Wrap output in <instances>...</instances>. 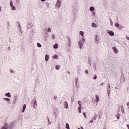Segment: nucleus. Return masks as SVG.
<instances>
[{"instance_id": "1", "label": "nucleus", "mask_w": 129, "mask_h": 129, "mask_svg": "<svg viewBox=\"0 0 129 129\" xmlns=\"http://www.w3.org/2000/svg\"><path fill=\"white\" fill-rule=\"evenodd\" d=\"M56 5L57 8H60L61 7V0H57Z\"/></svg>"}, {"instance_id": "2", "label": "nucleus", "mask_w": 129, "mask_h": 129, "mask_svg": "<svg viewBox=\"0 0 129 129\" xmlns=\"http://www.w3.org/2000/svg\"><path fill=\"white\" fill-rule=\"evenodd\" d=\"M79 45L80 47V48H82V47L83 46V42H82V41H79Z\"/></svg>"}, {"instance_id": "3", "label": "nucleus", "mask_w": 129, "mask_h": 129, "mask_svg": "<svg viewBox=\"0 0 129 129\" xmlns=\"http://www.w3.org/2000/svg\"><path fill=\"white\" fill-rule=\"evenodd\" d=\"M95 96H96V103H98V101H99V96L97 94H96Z\"/></svg>"}, {"instance_id": "4", "label": "nucleus", "mask_w": 129, "mask_h": 129, "mask_svg": "<svg viewBox=\"0 0 129 129\" xmlns=\"http://www.w3.org/2000/svg\"><path fill=\"white\" fill-rule=\"evenodd\" d=\"M113 49H114V51L115 53H118V50L117 48H116V47H113Z\"/></svg>"}, {"instance_id": "5", "label": "nucleus", "mask_w": 129, "mask_h": 129, "mask_svg": "<svg viewBox=\"0 0 129 129\" xmlns=\"http://www.w3.org/2000/svg\"><path fill=\"white\" fill-rule=\"evenodd\" d=\"M109 35H110V36H114V32H113V31H109Z\"/></svg>"}, {"instance_id": "6", "label": "nucleus", "mask_w": 129, "mask_h": 129, "mask_svg": "<svg viewBox=\"0 0 129 129\" xmlns=\"http://www.w3.org/2000/svg\"><path fill=\"white\" fill-rule=\"evenodd\" d=\"M64 105L66 106V108H69V103H68V102H64Z\"/></svg>"}, {"instance_id": "7", "label": "nucleus", "mask_w": 129, "mask_h": 129, "mask_svg": "<svg viewBox=\"0 0 129 129\" xmlns=\"http://www.w3.org/2000/svg\"><path fill=\"white\" fill-rule=\"evenodd\" d=\"M121 109L122 112H125L124 108L123 105L121 106Z\"/></svg>"}, {"instance_id": "8", "label": "nucleus", "mask_w": 129, "mask_h": 129, "mask_svg": "<svg viewBox=\"0 0 129 129\" xmlns=\"http://www.w3.org/2000/svg\"><path fill=\"white\" fill-rule=\"evenodd\" d=\"M25 109H26V104H24L23 105V110H22L23 112H24Z\"/></svg>"}, {"instance_id": "9", "label": "nucleus", "mask_w": 129, "mask_h": 129, "mask_svg": "<svg viewBox=\"0 0 129 129\" xmlns=\"http://www.w3.org/2000/svg\"><path fill=\"white\" fill-rule=\"evenodd\" d=\"M6 96H8L9 98H10L11 97V93H6Z\"/></svg>"}, {"instance_id": "10", "label": "nucleus", "mask_w": 129, "mask_h": 129, "mask_svg": "<svg viewBox=\"0 0 129 129\" xmlns=\"http://www.w3.org/2000/svg\"><path fill=\"white\" fill-rule=\"evenodd\" d=\"M49 56L48 54H45V60H48Z\"/></svg>"}, {"instance_id": "11", "label": "nucleus", "mask_w": 129, "mask_h": 129, "mask_svg": "<svg viewBox=\"0 0 129 129\" xmlns=\"http://www.w3.org/2000/svg\"><path fill=\"white\" fill-rule=\"evenodd\" d=\"M81 108H82V105H81H81L80 106H79V107H78L79 112H82Z\"/></svg>"}, {"instance_id": "12", "label": "nucleus", "mask_w": 129, "mask_h": 129, "mask_svg": "<svg viewBox=\"0 0 129 129\" xmlns=\"http://www.w3.org/2000/svg\"><path fill=\"white\" fill-rule=\"evenodd\" d=\"M97 35H95V41H96V42L98 43L99 42V40H97Z\"/></svg>"}, {"instance_id": "13", "label": "nucleus", "mask_w": 129, "mask_h": 129, "mask_svg": "<svg viewBox=\"0 0 129 129\" xmlns=\"http://www.w3.org/2000/svg\"><path fill=\"white\" fill-rule=\"evenodd\" d=\"M58 43H55V45H54L53 47L54 48H58Z\"/></svg>"}, {"instance_id": "14", "label": "nucleus", "mask_w": 129, "mask_h": 129, "mask_svg": "<svg viewBox=\"0 0 129 129\" xmlns=\"http://www.w3.org/2000/svg\"><path fill=\"white\" fill-rule=\"evenodd\" d=\"M90 10H91V11H94V10H95V8L94 7H91L90 8Z\"/></svg>"}, {"instance_id": "15", "label": "nucleus", "mask_w": 129, "mask_h": 129, "mask_svg": "<svg viewBox=\"0 0 129 129\" xmlns=\"http://www.w3.org/2000/svg\"><path fill=\"white\" fill-rule=\"evenodd\" d=\"M66 125H67V126H66L67 128L70 129V125L68 122H67Z\"/></svg>"}, {"instance_id": "16", "label": "nucleus", "mask_w": 129, "mask_h": 129, "mask_svg": "<svg viewBox=\"0 0 129 129\" xmlns=\"http://www.w3.org/2000/svg\"><path fill=\"white\" fill-rule=\"evenodd\" d=\"M5 100H7V101H10V99L9 98H4Z\"/></svg>"}, {"instance_id": "17", "label": "nucleus", "mask_w": 129, "mask_h": 129, "mask_svg": "<svg viewBox=\"0 0 129 129\" xmlns=\"http://www.w3.org/2000/svg\"><path fill=\"white\" fill-rule=\"evenodd\" d=\"M55 68L56 70H59L60 66H59V65L56 66Z\"/></svg>"}, {"instance_id": "18", "label": "nucleus", "mask_w": 129, "mask_h": 129, "mask_svg": "<svg viewBox=\"0 0 129 129\" xmlns=\"http://www.w3.org/2000/svg\"><path fill=\"white\" fill-rule=\"evenodd\" d=\"M8 126H7L6 124H5V126L2 127V129H8Z\"/></svg>"}, {"instance_id": "19", "label": "nucleus", "mask_w": 129, "mask_h": 129, "mask_svg": "<svg viewBox=\"0 0 129 129\" xmlns=\"http://www.w3.org/2000/svg\"><path fill=\"white\" fill-rule=\"evenodd\" d=\"M80 33L82 36H84V32H83V31H80Z\"/></svg>"}, {"instance_id": "20", "label": "nucleus", "mask_w": 129, "mask_h": 129, "mask_svg": "<svg viewBox=\"0 0 129 129\" xmlns=\"http://www.w3.org/2000/svg\"><path fill=\"white\" fill-rule=\"evenodd\" d=\"M92 26H93V27H96V24H95V23H93Z\"/></svg>"}, {"instance_id": "21", "label": "nucleus", "mask_w": 129, "mask_h": 129, "mask_svg": "<svg viewBox=\"0 0 129 129\" xmlns=\"http://www.w3.org/2000/svg\"><path fill=\"white\" fill-rule=\"evenodd\" d=\"M12 9H13V10H16V7L14 6L13 4Z\"/></svg>"}, {"instance_id": "22", "label": "nucleus", "mask_w": 129, "mask_h": 129, "mask_svg": "<svg viewBox=\"0 0 129 129\" xmlns=\"http://www.w3.org/2000/svg\"><path fill=\"white\" fill-rule=\"evenodd\" d=\"M37 46H38V47H41L42 45H41V43H37Z\"/></svg>"}, {"instance_id": "23", "label": "nucleus", "mask_w": 129, "mask_h": 129, "mask_svg": "<svg viewBox=\"0 0 129 129\" xmlns=\"http://www.w3.org/2000/svg\"><path fill=\"white\" fill-rule=\"evenodd\" d=\"M10 5H11V7L13 9V2H10Z\"/></svg>"}, {"instance_id": "24", "label": "nucleus", "mask_w": 129, "mask_h": 129, "mask_svg": "<svg viewBox=\"0 0 129 129\" xmlns=\"http://www.w3.org/2000/svg\"><path fill=\"white\" fill-rule=\"evenodd\" d=\"M48 32H51V29L50 28V27H49L48 30Z\"/></svg>"}, {"instance_id": "25", "label": "nucleus", "mask_w": 129, "mask_h": 129, "mask_svg": "<svg viewBox=\"0 0 129 129\" xmlns=\"http://www.w3.org/2000/svg\"><path fill=\"white\" fill-rule=\"evenodd\" d=\"M52 38H53V40H54V39H55V35H52Z\"/></svg>"}, {"instance_id": "26", "label": "nucleus", "mask_w": 129, "mask_h": 129, "mask_svg": "<svg viewBox=\"0 0 129 129\" xmlns=\"http://www.w3.org/2000/svg\"><path fill=\"white\" fill-rule=\"evenodd\" d=\"M34 106L37 105V101H36V100H34Z\"/></svg>"}, {"instance_id": "27", "label": "nucleus", "mask_w": 129, "mask_h": 129, "mask_svg": "<svg viewBox=\"0 0 129 129\" xmlns=\"http://www.w3.org/2000/svg\"><path fill=\"white\" fill-rule=\"evenodd\" d=\"M78 103H79V106H81V102L80 100H79Z\"/></svg>"}, {"instance_id": "28", "label": "nucleus", "mask_w": 129, "mask_h": 129, "mask_svg": "<svg viewBox=\"0 0 129 129\" xmlns=\"http://www.w3.org/2000/svg\"><path fill=\"white\" fill-rule=\"evenodd\" d=\"M115 26H116L117 27H118V26H119V24H118L117 23H116L115 24Z\"/></svg>"}, {"instance_id": "29", "label": "nucleus", "mask_w": 129, "mask_h": 129, "mask_svg": "<svg viewBox=\"0 0 129 129\" xmlns=\"http://www.w3.org/2000/svg\"><path fill=\"white\" fill-rule=\"evenodd\" d=\"M82 41H83V42H85V40L84 38H82Z\"/></svg>"}, {"instance_id": "30", "label": "nucleus", "mask_w": 129, "mask_h": 129, "mask_svg": "<svg viewBox=\"0 0 129 129\" xmlns=\"http://www.w3.org/2000/svg\"><path fill=\"white\" fill-rule=\"evenodd\" d=\"M85 117H86V113H83Z\"/></svg>"}, {"instance_id": "31", "label": "nucleus", "mask_w": 129, "mask_h": 129, "mask_svg": "<svg viewBox=\"0 0 129 129\" xmlns=\"http://www.w3.org/2000/svg\"><path fill=\"white\" fill-rule=\"evenodd\" d=\"M97 78V77L96 75H95L94 77V79H96Z\"/></svg>"}, {"instance_id": "32", "label": "nucleus", "mask_w": 129, "mask_h": 129, "mask_svg": "<svg viewBox=\"0 0 129 129\" xmlns=\"http://www.w3.org/2000/svg\"><path fill=\"white\" fill-rule=\"evenodd\" d=\"M85 72H86V73H87V74H88V70L85 71Z\"/></svg>"}, {"instance_id": "33", "label": "nucleus", "mask_w": 129, "mask_h": 129, "mask_svg": "<svg viewBox=\"0 0 129 129\" xmlns=\"http://www.w3.org/2000/svg\"><path fill=\"white\" fill-rule=\"evenodd\" d=\"M16 2H17V3H20V0H16Z\"/></svg>"}, {"instance_id": "34", "label": "nucleus", "mask_w": 129, "mask_h": 129, "mask_svg": "<svg viewBox=\"0 0 129 129\" xmlns=\"http://www.w3.org/2000/svg\"><path fill=\"white\" fill-rule=\"evenodd\" d=\"M126 40H129V37L128 36H126Z\"/></svg>"}, {"instance_id": "35", "label": "nucleus", "mask_w": 129, "mask_h": 129, "mask_svg": "<svg viewBox=\"0 0 129 129\" xmlns=\"http://www.w3.org/2000/svg\"><path fill=\"white\" fill-rule=\"evenodd\" d=\"M127 105L128 106V108H129V102L128 103H127Z\"/></svg>"}, {"instance_id": "36", "label": "nucleus", "mask_w": 129, "mask_h": 129, "mask_svg": "<svg viewBox=\"0 0 129 129\" xmlns=\"http://www.w3.org/2000/svg\"><path fill=\"white\" fill-rule=\"evenodd\" d=\"M90 122H93V120H90Z\"/></svg>"}, {"instance_id": "37", "label": "nucleus", "mask_w": 129, "mask_h": 129, "mask_svg": "<svg viewBox=\"0 0 129 129\" xmlns=\"http://www.w3.org/2000/svg\"><path fill=\"white\" fill-rule=\"evenodd\" d=\"M0 11H2V7H0Z\"/></svg>"}, {"instance_id": "38", "label": "nucleus", "mask_w": 129, "mask_h": 129, "mask_svg": "<svg viewBox=\"0 0 129 129\" xmlns=\"http://www.w3.org/2000/svg\"><path fill=\"white\" fill-rule=\"evenodd\" d=\"M57 98V97H54V99L55 100H56V99Z\"/></svg>"}, {"instance_id": "39", "label": "nucleus", "mask_w": 129, "mask_h": 129, "mask_svg": "<svg viewBox=\"0 0 129 129\" xmlns=\"http://www.w3.org/2000/svg\"><path fill=\"white\" fill-rule=\"evenodd\" d=\"M45 0H41V2H45Z\"/></svg>"}, {"instance_id": "40", "label": "nucleus", "mask_w": 129, "mask_h": 129, "mask_svg": "<svg viewBox=\"0 0 129 129\" xmlns=\"http://www.w3.org/2000/svg\"><path fill=\"white\" fill-rule=\"evenodd\" d=\"M104 83H101V85H103Z\"/></svg>"}, {"instance_id": "41", "label": "nucleus", "mask_w": 129, "mask_h": 129, "mask_svg": "<svg viewBox=\"0 0 129 129\" xmlns=\"http://www.w3.org/2000/svg\"><path fill=\"white\" fill-rule=\"evenodd\" d=\"M128 129H129V125H127Z\"/></svg>"}, {"instance_id": "42", "label": "nucleus", "mask_w": 129, "mask_h": 129, "mask_svg": "<svg viewBox=\"0 0 129 129\" xmlns=\"http://www.w3.org/2000/svg\"><path fill=\"white\" fill-rule=\"evenodd\" d=\"M78 129H81V128H80V127H79Z\"/></svg>"}]
</instances>
